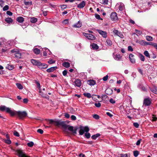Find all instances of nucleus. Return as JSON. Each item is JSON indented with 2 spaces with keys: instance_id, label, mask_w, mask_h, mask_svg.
<instances>
[{
  "instance_id": "nucleus-28",
  "label": "nucleus",
  "mask_w": 157,
  "mask_h": 157,
  "mask_svg": "<svg viewBox=\"0 0 157 157\" xmlns=\"http://www.w3.org/2000/svg\"><path fill=\"white\" fill-rule=\"evenodd\" d=\"M5 21L6 22L9 24L12 23L13 21V19L10 17H7L6 18Z\"/></svg>"
},
{
  "instance_id": "nucleus-44",
  "label": "nucleus",
  "mask_w": 157,
  "mask_h": 157,
  "mask_svg": "<svg viewBox=\"0 0 157 157\" xmlns=\"http://www.w3.org/2000/svg\"><path fill=\"white\" fill-rule=\"evenodd\" d=\"M144 54L146 57H149L150 56L149 53L147 51H145L144 52Z\"/></svg>"
},
{
  "instance_id": "nucleus-21",
  "label": "nucleus",
  "mask_w": 157,
  "mask_h": 157,
  "mask_svg": "<svg viewBox=\"0 0 157 157\" xmlns=\"http://www.w3.org/2000/svg\"><path fill=\"white\" fill-rule=\"evenodd\" d=\"M138 56L141 61L143 62L144 61V57L143 54L140 53H138Z\"/></svg>"
},
{
  "instance_id": "nucleus-8",
  "label": "nucleus",
  "mask_w": 157,
  "mask_h": 157,
  "mask_svg": "<svg viewBox=\"0 0 157 157\" xmlns=\"http://www.w3.org/2000/svg\"><path fill=\"white\" fill-rule=\"evenodd\" d=\"M97 31L98 33L101 35L104 38H106L107 36V33L105 31H104L101 30L97 29Z\"/></svg>"
},
{
  "instance_id": "nucleus-31",
  "label": "nucleus",
  "mask_w": 157,
  "mask_h": 157,
  "mask_svg": "<svg viewBox=\"0 0 157 157\" xmlns=\"http://www.w3.org/2000/svg\"><path fill=\"white\" fill-rule=\"evenodd\" d=\"M8 108H9L6 107L4 105H1L0 106V110L2 111L6 110L7 112V109Z\"/></svg>"
},
{
  "instance_id": "nucleus-56",
  "label": "nucleus",
  "mask_w": 157,
  "mask_h": 157,
  "mask_svg": "<svg viewBox=\"0 0 157 157\" xmlns=\"http://www.w3.org/2000/svg\"><path fill=\"white\" fill-rule=\"evenodd\" d=\"M37 132L40 134H42L43 133V131L41 129H39L37 130Z\"/></svg>"
},
{
  "instance_id": "nucleus-41",
  "label": "nucleus",
  "mask_w": 157,
  "mask_h": 157,
  "mask_svg": "<svg viewBox=\"0 0 157 157\" xmlns=\"http://www.w3.org/2000/svg\"><path fill=\"white\" fill-rule=\"evenodd\" d=\"M16 85L17 88L20 90H21L23 89V86L21 84L17 83Z\"/></svg>"
},
{
  "instance_id": "nucleus-19",
  "label": "nucleus",
  "mask_w": 157,
  "mask_h": 157,
  "mask_svg": "<svg viewBox=\"0 0 157 157\" xmlns=\"http://www.w3.org/2000/svg\"><path fill=\"white\" fill-rule=\"evenodd\" d=\"M55 124L57 125H62L64 123L63 121H61L59 120H55Z\"/></svg>"
},
{
  "instance_id": "nucleus-62",
  "label": "nucleus",
  "mask_w": 157,
  "mask_h": 157,
  "mask_svg": "<svg viewBox=\"0 0 157 157\" xmlns=\"http://www.w3.org/2000/svg\"><path fill=\"white\" fill-rule=\"evenodd\" d=\"M133 125L136 128H138L139 126V124L137 123H133Z\"/></svg>"
},
{
  "instance_id": "nucleus-29",
  "label": "nucleus",
  "mask_w": 157,
  "mask_h": 157,
  "mask_svg": "<svg viewBox=\"0 0 157 157\" xmlns=\"http://www.w3.org/2000/svg\"><path fill=\"white\" fill-rule=\"evenodd\" d=\"M63 66L66 68L69 67L70 66V64L68 62H64L62 63Z\"/></svg>"
},
{
  "instance_id": "nucleus-50",
  "label": "nucleus",
  "mask_w": 157,
  "mask_h": 157,
  "mask_svg": "<svg viewBox=\"0 0 157 157\" xmlns=\"http://www.w3.org/2000/svg\"><path fill=\"white\" fill-rule=\"evenodd\" d=\"M113 32L115 35L117 36L120 33V32H118L117 30L116 29H115L113 31Z\"/></svg>"
},
{
  "instance_id": "nucleus-22",
  "label": "nucleus",
  "mask_w": 157,
  "mask_h": 157,
  "mask_svg": "<svg viewBox=\"0 0 157 157\" xmlns=\"http://www.w3.org/2000/svg\"><path fill=\"white\" fill-rule=\"evenodd\" d=\"M39 94L42 97L44 98H47V93L43 92L41 91V90H40L39 91Z\"/></svg>"
},
{
  "instance_id": "nucleus-1",
  "label": "nucleus",
  "mask_w": 157,
  "mask_h": 157,
  "mask_svg": "<svg viewBox=\"0 0 157 157\" xmlns=\"http://www.w3.org/2000/svg\"><path fill=\"white\" fill-rule=\"evenodd\" d=\"M89 131V129L87 126H82L80 127V130L79 131V133L80 135H82L85 132H86L85 135L87 138H89L90 137V135L89 133L88 132Z\"/></svg>"
},
{
  "instance_id": "nucleus-37",
  "label": "nucleus",
  "mask_w": 157,
  "mask_h": 157,
  "mask_svg": "<svg viewBox=\"0 0 157 157\" xmlns=\"http://www.w3.org/2000/svg\"><path fill=\"white\" fill-rule=\"evenodd\" d=\"M84 95L88 98H90L91 97V94L89 93H85L83 94Z\"/></svg>"
},
{
  "instance_id": "nucleus-53",
  "label": "nucleus",
  "mask_w": 157,
  "mask_h": 157,
  "mask_svg": "<svg viewBox=\"0 0 157 157\" xmlns=\"http://www.w3.org/2000/svg\"><path fill=\"white\" fill-rule=\"evenodd\" d=\"M95 106L99 108L101 106V104L100 103H95L94 104Z\"/></svg>"
},
{
  "instance_id": "nucleus-58",
  "label": "nucleus",
  "mask_w": 157,
  "mask_h": 157,
  "mask_svg": "<svg viewBox=\"0 0 157 157\" xmlns=\"http://www.w3.org/2000/svg\"><path fill=\"white\" fill-rule=\"evenodd\" d=\"M95 16L96 18L97 19H99V20H100L101 19L100 16L99 15H98L97 14H95Z\"/></svg>"
},
{
  "instance_id": "nucleus-52",
  "label": "nucleus",
  "mask_w": 157,
  "mask_h": 157,
  "mask_svg": "<svg viewBox=\"0 0 157 157\" xmlns=\"http://www.w3.org/2000/svg\"><path fill=\"white\" fill-rule=\"evenodd\" d=\"M93 117L96 119H98L99 118V116L97 114L94 115H93Z\"/></svg>"
},
{
  "instance_id": "nucleus-6",
  "label": "nucleus",
  "mask_w": 157,
  "mask_h": 157,
  "mask_svg": "<svg viewBox=\"0 0 157 157\" xmlns=\"http://www.w3.org/2000/svg\"><path fill=\"white\" fill-rule=\"evenodd\" d=\"M116 6L117 7L120 11H122L124 9V6L122 3H119L117 4Z\"/></svg>"
},
{
  "instance_id": "nucleus-15",
  "label": "nucleus",
  "mask_w": 157,
  "mask_h": 157,
  "mask_svg": "<svg viewBox=\"0 0 157 157\" xmlns=\"http://www.w3.org/2000/svg\"><path fill=\"white\" fill-rule=\"evenodd\" d=\"M57 67L56 66L52 67L47 70V71L48 72L50 73L52 72L57 69Z\"/></svg>"
},
{
  "instance_id": "nucleus-40",
  "label": "nucleus",
  "mask_w": 157,
  "mask_h": 157,
  "mask_svg": "<svg viewBox=\"0 0 157 157\" xmlns=\"http://www.w3.org/2000/svg\"><path fill=\"white\" fill-rule=\"evenodd\" d=\"M146 40L147 41H151L153 40V38L150 36H146Z\"/></svg>"
},
{
  "instance_id": "nucleus-46",
  "label": "nucleus",
  "mask_w": 157,
  "mask_h": 157,
  "mask_svg": "<svg viewBox=\"0 0 157 157\" xmlns=\"http://www.w3.org/2000/svg\"><path fill=\"white\" fill-rule=\"evenodd\" d=\"M133 154L135 157H137L139 155V152L138 151H134Z\"/></svg>"
},
{
  "instance_id": "nucleus-12",
  "label": "nucleus",
  "mask_w": 157,
  "mask_h": 157,
  "mask_svg": "<svg viewBox=\"0 0 157 157\" xmlns=\"http://www.w3.org/2000/svg\"><path fill=\"white\" fill-rule=\"evenodd\" d=\"M151 101L149 98H146L144 100V104L145 106H149L151 104Z\"/></svg>"
},
{
  "instance_id": "nucleus-61",
  "label": "nucleus",
  "mask_w": 157,
  "mask_h": 157,
  "mask_svg": "<svg viewBox=\"0 0 157 157\" xmlns=\"http://www.w3.org/2000/svg\"><path fill=\"white\" fill-rule=\"evenodd\" d=\"M128 50L129 51L132 52L133 51V49L132 47L130 46H129L128 47Z\"/></svg>"
},
{
  "instance_id": "nucleus-60",
  "label": "nucleus",
  "mask_w": 157,
  "mask_h": 157,
  "mask_svg": "<svg viewBox=\"0 0 157 157\" xmlns=\"http://www.w3.org/2000/svg\"><path fill=\"white\" fill-rule=\"evenodd\" d=\"M117 36L121 38H123L124 37L122 33L121 32H120V33H119L118 35Z\"/></svg>"
},
{
  "instance_id": "nucleus-14",
  "label": "nucleus",
  "mask_w": 157,
  "mask_h": 157,
  "mask_svg": "<svg viewBox=\"0 0 157 157\" xmlns=\"http://www.w3.org/2000/svg\"><path fill=\"white\" fill-rule=\"evenodd\" d=\"M75 85L78 87H80L81 85V82L80 80L76 79L74 82Z\"/></svg>"
},
{
  "instance_id": "nucleus-38",
  "label": "nucleus",
  "mask_w": 157,
  "mask_h": 157,
  "mask_svg": "<svg viewBox=\"0 0 157 157\" xmlns=\"http://www.w3.org/2000/svg\"><path fill=\"white\" fill-rule=\"evenodd\" d=\"M5 39L4 38H1L0 39V47H1L3 44L4 41Z\"/></svg>"
},
{
  "instance_id": "nucleus-49",
  "label": "nucleus",
  "mask_w": 157,
  "mask_h": 157,
  "mask_svg": "<svg viewBox=\"0 0 157 157\" xmlns=\"http://www.w3.org/2000/svg\"><path fill=\"white\" fill-rule=\"evenodd\" d=\"M5 141L6 143L8 144H10L11 143V141L10 139H7V140H5Z\"/></svg>"
},
{
  "instance_id": "nucleus-54",
  "label": "nucleus",
  "mask_w": 157,
  "mask_h": 157,
  "mask_svg": "<svg viewBox=\"0 0 157 157\" xmlns=\"http://www.w3.org/2000/svg\"><path fill=\"white\" fill-rule=\"evenodd\" d=\"M13 134L15 136H16L18 137L19 136V133L17 132L16 131H14V132H13Z\"/></svg>"
},
{
  "instance_id": "nucleus-30",
  "label": "nucleus",
  "mask_w": 157,
  "mask_h": 157,
  "mask_svg": "<svg viewBox=\"0 0 157 157\" xmlns=\"http://www.w3.org/2000/svg\"><path fill=\"white\" fill-rule=\"evenodd\" d=\"M33 51L36 54H39L40 52V49L36 48H34L33 49Z\"/></svg>"
},
{
  "instance_id": "nucleus-27",
  "label": "nucleus",
  "mask_w": 157,
  "mask_h": 157,
  "mask_svg": "<svg viewBox=\"0 0 157 157\" xmlns=\"http://www.w3.org/2000/svg\"><path fill=\"white\" fill-rule=\"evenodd\" d=\"M138 43L142 45H147L148 44V43L147 42L143 40H141L139 41Z\"/></svg>"
},
{
  "instance_id": "nucleus-64",
  "label": "nucleus",
  "mask_w": 157,
  "mask_h": 157,
  "mask_svg": "<svg viewBox=\"0 0 157 157\" xmlns=\"http://www.w3.org/2000/svg\"><path fill=\"white\" fill-rule=\"evenodd\" d=\"M71 118L72 120H75L76 119V117L74 115H72L71 116Z\"/></svg>"
},
{
  "instance_id": "nucleus-25",
  "label": "nucleus",
  "mask_w": 157,
  "mask_h": 157,
  "mask_svg": "<svg viewBox=\"0 0 157 157\" xmlns=\"http://www.w3.org/2000/svg\"><path fill=\"white\" fill-rule=\"evenodd\" d=\"M106 45L108 46H111L112 45V42L111 40L109 39H107L106 40Z\"/></svg>"
},
{
  "instance_id": "nucleus-16",
  "label": "nucleus",
  "mask_w": 157,
  "mask_h": 157,
  "mask_svg": "<svg viewBox=\"0 0 157 157\" xmlns=\"http://www.w3.org/2000/svg\"><path fill=\"white\" fill-rule=\"evenodd\" d=\"M85 6V2L84 1H82L78 5V7L80 8H83Z\"/></svg>"
},
{
  "instance_id": "nucleus-47",
  "label": "nucleus",
  "mask_w": 157,
  "mask_h": 157,
  "mask_svg": "<svg viewBox=\"0 0 157 157\" xmlns=\"http://www.w3.org/2000/svg\"><path fill=\"white\" fill-rule=\"evenodd\" d=\"M148 44L152 45L155 47V48L157 46V44L155 43H151L150 44Z\"/></svg>"
},
{
  "instance_id": "nucleus-26",
  "label": "nucleus",
  "mask_w": 157,
  "mask_h": 157,
  "mask_svg": "<svg viewBox=\"0 0 157 157\" xmlns=\"http://www.w3.org/2000/svg\"><path fill=\"white\" fill-rule=\"evenodd\" d=\"M17 21L19 23H22L24 21V18L21 17H19L17 18Z\"/></svg>"
},
{
  "instance_id": "nucleus-63",
  "label": "nucleus",
  "mask_w": 157,
  "mask_h": 157,
  "mask_svg": "<svg viewBox=\"0 0 157 157\" xmlns=\"http://www.w3.org/2000/svg\"><path fill=\"white\" fill-rule=\"evenodd\" d=\"M108 75H106V76H104L103 78V80L104 81H106L108 79Z\"/></svg>"
},
{
  "instance_id": "nucleus-2",
  "label": "nucleus",
  "mask_w": 157,
  "mask_h": 157,
  "mask_svg": "<svg viewBox=\"0 0 157 157\" xmlns=\"http://www.w3.org/2000/svg\"><path fill=\"white\" fill-rule=\"evenodd\" d=\"M31 62L33 65L37 66L41 69L46 68L48 67V65L47 64L42 63L39 61L35 59H31Z\"/></svg>"
},
{
  "instance_id": "nucleus-39",
  "label": "nucleus",
  "mask_w": 157,
  "mask_h": 157,
  "mask_svg": "<svg viewBox=\"0 0 157 157\" xmlns=\"http://www.w3.org/2000/svg\"><path fill=\"white\" fill-rule=\"evenodd\" d=\"M34 144V143L32 141L30 142L27 144V145L28 146L30 147H32L33 146Z\"/></svg>"
},
{
  "instance_id": "nucleus-55",
  "label": "nucleus",
  "mask_w": 157,
  "mask_h": 157,
  "mask_svg": "<svg viewBox=\"0 0 157 157\" xmlns=\"http://www.w3.org/2000/svg\"><path fill=\"white\" fill-rule=\"evenodd\" d=\"M135 32L139 34L140 35H141L142 33L141 31L140 30H138L137 29L135 30Z\"/></svg>"
},
{
  "instance_id": "nucleus-43",
  "label": "nucleus",
  "mask_w": 157,
  "mask_h": 157,
  "mask_svg": "<svg viewBox=\"0 0 157 157\" xmlns=\"http://www.w3.org/2000/svg\"><path fill=\"white\" fill-rule=\"evenodd\" d=\"M108 0H102L101 3L103 5H107L108 3Z\"/></svg>"
},
{
  "instance_id": "nucleus-5",
  "label": "nucleus",
  "mask_w": 157,
  "mask_h": 157,
  "mask_svg": "<svg viewBox=\"0 0 157 157\" xmlns=\"http://www.w3.org/2000/svg\"><path fill=\"white\" fill-rule=\"evenodd\" d=\"M17 114L21 118H23L27 116V113L25 111H19L17 112Z\"/></svg>"
},
{
  "instance_id": "nucleus-24",
  "label": "nucleus",
  "mask_w": 157,
  "mask_h": 157,
  "mask_svg": "<svg viewBox=\"0 0 157 157\" xmlns=\"http://www.w3.org/2000/svg\"><path fill=\"white\" fill-rule=\"evenodd\" d=\"M91 46L92 47V48L94 50H97L99 48V47L97 45V44L94 43H92L91 44Z\"/></svg>"
},
{
  "instance_id": "nucleus-7",
  "label": "nucleus",
  "mask_w": 157,
  "mask_h": 157,
  "mask_svg": "<svg viewBox=\"0 0 157 157\" xmlns=\"http://www.w3.org/2000/svg\"><path fill=\"white\" fill-rule=\"evenodd\" d=\"M111 20L113 21H116L118 19L117 14L116 12H112L110 15Z\"/></svg>"
},
{
  "instance_id": "nucleus-36",
  "label": "nucleus",
  "mask_w": 157,
  "mask_h": 157,
  "mask_svg": "<svg viewBox=\"0 0 157 157\" xmlns=\"http://www.w3.org/2000/svg\"><path fill=\"white\" fill-rule=\"evenodd\" d=\"M6 67L9 70H12L13 69L14 67L12 65L8 64Z\"/></svg>"
},
{
  "instance_id": "nucleus-11",
  "label": "nucleus",
  "mask_w": 157,
  "mask_h": 157,
  "mask_svg": "<svg viewBox=\"0 0 157 157\" xmlns=\"http://www.w3.org/2000/svg\"><path fill=\"white\" fill-rule=\"evenodd\" d=\"M43 55L44 56H46L47 55V53L49 55L51 54V52L50 50L47 48H43Z\"/></svg>"
},
{
  "instance_id": "nucleus-3",
  "label": "nucleus",
  "mask_w": 157,
  "mask_h": 157,
  "mask_svg": "<svg viewBox=\"0 0 157 157\" xmlns=\"http://www.w3.org/2000/svg\"><path fill=\"white\" fill-rule=\"evenodd\" d=\"M16 152L18 157H30L26 155L24 151L20 149L17 150Z\"/></svg>"
},
{
  "instance_id": "nucleus-33",
  "label": "nucleus",
  "mask_w": 157,
  "mask_h": 157,
  "mask_svg": "<svg viewBox=\"0 0 157 157\" xmlns=\"http://www.w3.org/2000/svg\"><path fill=\"white\" fill-rule=\"evenodd\" d=\"M151 90L153 93L157 94V87H154L152 88Z\"/></svg>"
},
{
  "instance_id": "nucleus-32",
  "label": "nucleus",
  "mask_w": 157,
  "mask_h": 157,
  "mask_svg": "<svg viewBox=\"0 0 157 157\" xmlns=\"http://www.w3.org/2000/svg\"><path fill=\"white\" fill-rule=\"evenodd\" d=\"M100 136V134L97 133L92 136L91 138L94 140H96L97 138Z\"/></svg>"
},
{
  "instance_id": "nucleus-59",
  "label": "nucleus",
  "mask_w": 157,
  "mask_h": 157,
  "mask_svg": "<svg viewBox=\"0 0 157 157\" xmlns=\"http://www.w3.org/2000/svg\"><path fill=\"white\" fill-rule=\"evenodd\" d=\"M6 14L7 15H8L10 16H12L13 14L10 11H7L6 12Z\"/></svg>"
},
{
  "instance_id": "nucleus-34",
  "label": "nucleus",
  "mask_w": 157,
  "mask_h": 157,
  "mask_svg": "<svg viewBox=\"0 0 157 157\" xmlns=\"http://www.w3.org/2000/svg\"><path fill=\"white\" fill-rule=\"evenodd\" d=\"M15 57L18 58H20L21 56V54L19 52H17L14 54Z\"/></svg>"
},
{
  "instance_id": "nucleus-18",
  "label": "nucleus",
  "mask_w": 157,
  "mask_h": 157,
  "mask_svg": "<svg viewBox=\"0 0 157 157\" xmlns=\"http://www.w3.org/2000/svg\"><path fill=\"white\" fill-rule=\"evenodd\" d=\"M87 83L90 86H94L96 84V82L94 80L90 79L87 81Z\"/></svg>"
},
{
  "instance_id": "nucleus-57",
  "label": "nucleus",
  "mask_w": 157,
  "mask_h": 157,
  "mask_svg": "<svg viewBox=\"0 0 157 157\" xmlns=\"http://www.w3.org/2000/svg\"><path fill=\"white\" fill-rule=\"evenodd\" d=\"M24 3H25V5L26 6L31 5L32 4L31 2H25Z\"/></svg>"
},
{
  "instance_id": "nucleus-20",
  "label": "nucleus",
  "mask_w": 157,
  "mask_h": 157,
  "mask_svg": "<svg viewBox=\"0 0 157 157\" xmlns=\"http://www.w3.org/2000/svg\"><path fill=\"white\" fill-rule=\"evenodd\" d=\"M82 24L81 22L78 21V23L74 24L73 26L75 28H80L81 27Z\"/></svg>"
},
{
  "instance_id": "nucleus-4",
  "label": "nucleus",
  "mask_w": 157,
  "mask_h": 157,
  "mask_svg": "<svg viewBox=\"0 0 157 157\" xmlns=\"http://www.w3.org/2000/svg\"><path fill=\"white\" fill-rule=\"evenodd\" d=\"M82 34L84 36L89 40H94L96 39V37L92 34L85 33H83Z\"/></svg>"
},
{
  "instance_id": "nucleus-10",
  "label": "nucleus",
  "mask_w": 157,
  "mask_h": 157,
  "mask_svg": "<svg viewBox=\"0 0 157 157\" xmlns=\"http://www.w3.org/2000/svg\"><path fill=\"white\" fill-rule=\"evenodd\" d=\"M134 55L133 54H130L129 55V58L131 63H134L136 62V60L134 58Z\"/></svg>"
},
{
  "instance_id": "nucleus-9",
  "label": "nucleus",
  "mask_w": 157,
  "mask_h": 157,
  "mask_svg": "<svg viewBox=\"0 0 157 157\" xmlns=\"http://www.w3.org/2000/svg\"><path fill=\"white\" fill-rule=\"evenodd\" d=\"M66 128H67L68 130L74 134L76 133V128L74 129V128L72 126H67Z\"/></svg>"
},
{
  "instance_id": "nucleus-51",
  "label": "nucleus",
  "mask_w": 157,
  "mask_h": 157,
  "mask_svg": "<svg viewBox=\"0 0 157 157\" xmlns=\"http://www.w3.org/2000/svg\"><path fill=\"white\" fill-rule=\"evenodd\" d=\"M55 62V60H53L52 59H51L49 60L48 62V63L50 64H52L54 63Z\"/></svg>"
},
{
  "instance_id": "nucleus-23",
  "label": "nucleus",
  "mask_w": 157,
  "mask_h": 157,
  "mask_svg": "<svg viewBox=\"0 0 157 157\" xmlns=\"http://www.w3.org/2000/svg\"><path fill=\"white\" fill-rule=\"evenodd\" d=\"M113 92L112 90L110 88H108L105 90V93L109 95H111Z\"/></svg>"
},
{
  "instance_id": "nucleus-48",
  "label": "nucleus",
  "mask_w": 157,
  "mask_h": 157,
  "mask_svg": "<svg viewBox=\"0 0 157 157\" xmlns=\"http://www.w3.org/2000/svg\"><path fill=\"white\" fill-rule=\"evenodd\" d=\"M152 116V121H156L157 120V118L154 115H153Z\"/></svg>"
},
{
  "instance_id": "nucleus-45",
  "label": "nucleus",
  "mask_w": 157,
  "mask_h": 157,
  "mask_svg": "<svg viewBox=\"0 0 157 157\" xmlns=\"http://www.w3.org/2000/svg\"><path fill=\"white\" fill-rule=\"evenodd\" d=\"M9 9V7L8 5H6L3 8V10L4 11L7 10Z\"/></svg>"
},
{
  "instance_id": "nucleus-17",
  "label": "nucleus",
  "mask_w": 157,
  "mask_h": 157,
  "mask_svg": "<svg viewBox=\"0 0 157 157\" xmlns=\"http://www.w3.org/2000/svg\"><path fill=\"white\" fill-rule=\"evenodd\" d=\"M7 112L9 113L11 116H14L15 114V112L11 110L9 108L7 109Z\"/></svg>"
},
{
  "instance_id": "nucleus-42",
  "label": "nucleus",
  "mask_w": 157,
  "mask_h": 157,
  "mask_svg": "<svg viewBox=\"0 0 157 157\" xmlns=\"http://www.w3.org/2000/svg\"><path fill=\"white\" fill-rule=\"evenodd\" d=\"M120 157H130V155L127 154H121L120 155Z\"/></svg>"
},
{
  "instance_id": "nucleus-35",
  "label": "nucleus",
  "mask_w": 157,
  "mask_h": 157,
  "mask_svg": "<svg viewBox=\"0 0 157 157\" xmlns=\"http://www.w3.org/2000/svg\"><path fill=\"white\" fill-rule=\"evenodd\" d=\"M37 19L34 17L31 18L30 22L32 23H35L37 21Z\"/></svg>"
},
{
  "instance_id": "nucleus-13",
  "label": "nucleus",
  "mask_w": 157,
  "mask_h": 157,
  "mask_svg": "<svg viewBox=\"0 0 157 157\" xmlns=\"http://www.w3.org/2000/svg\"><path fill=\"white\" fill-rule=\"evenodd\" d=\"M113 57L114 59L117 61L120 60L122 57V56L119 54H113Z\"/></svg>"
}]
</instances>
